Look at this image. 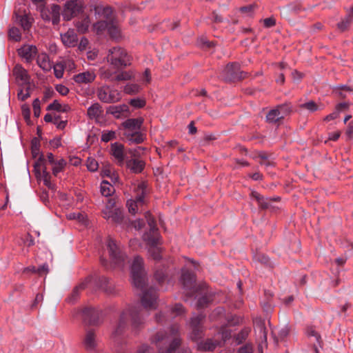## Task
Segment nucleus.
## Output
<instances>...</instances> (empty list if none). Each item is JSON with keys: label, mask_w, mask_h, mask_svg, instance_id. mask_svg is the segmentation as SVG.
Here are the masks:
<instances>
[{"label": "nucleus", "mask_w": 353, "mask_h": 353, "mask_svg": "<svg viewBox=\"0 0 353 353\" xmlns=\"http://www.w3.org/2000/svg\"><path fill=\"white\" fill-rule=\"evenodd\" d=\"M137 334L144 325L142 310L139 306H130L125 309L119 315L117 323L112 330V337L117 339L122 336L129 326Z\"/></svg>", "instance_id": "obj_1"}, {"label": "nucleus", "mask_w": 353, "mask_h": 353, "mask_svg": "<svg viewBox=\"0 0 353 353\" xmlns=\"http://www.w3.org/2000/svg\"><path fill=\"white\" fill-rule=\"evenodd\" d=\"M90 10H94L99 21L94 23L93 28L97 34H101L108 30L110 36L117 39L120 35V30L117 26L115 14L112 8L103 5L91 6Z\"/></svg>", "instance_id": "obj_2"}, {"label": "nucleus", "mask_w": 353, "mask_h": 353, "mask_svg": "<svg viewBox=\"0 0 353 353\" xmlns=\"http://www.w3.org/2000/svg\"><path fill=\"white\" fill-rule=\"evenodd\" d=\"M157 353H174L181 344L179 326L172 325L168 331H159L151 339Z\"/></svg>", "instance_id": "obj_3"}, {"label": "nucleus", "mask_w": 353, "mask_h": 353, "mask_svg": "<svg viewBox=\"0 0 353 353\" xmlns=\"http://www.w3.org/2000/svg\"><path fill=\"white\" fill-rule=\"evenodd\" d=\"M143 121L142 117L128 119L121 124L119 130L130 144H139L144 141L145 135L141 132Z\"/></svg>", "instance_id": "obj_4"}, {"label": "nucleus", "mask_w": 353, "mask_h": 353, "mask_svg": "<svg viewBox=\"0 0 353 353\" xmlns=\"http://www.w3.org/2000/svg\"><path fill=\"white\" fill-rule=\"evenodd\" d=\"M106 250L109 255V262L103 256L101 257V263L105 268H112V265L123 267L126 259L125 254L122 248L112 238L108 236L106 240Z\"/></svg>", "instance_id": "obj_5"}, {"label": "nucleus", "mask_w": 353, "mask_h": 353, "mask_svg": "<svg viewBox=\"0 0 353 353\" xmlns=\"http://www.w3.org/2000/svg\"><path fill=\"white\" fill-rule=\"evenodd\" d=\"M104 78L110 79L111 81H126L131 79H133L137 83L135 86L137 88L141 86H147L149 85L151 81V74L150 71L148 69H146L144 72L138 76H135L133 74L132 72H123L117 75H111L109 73L105 72L103 74Z\"/></svg>", "instance_id": "obj_6"}, {"label": "nucleus", "mask_w": 353, "mask_h": 353, "mask_svg": "<svg viewBox=\"0 0 353 353\" xmlns=\"http://www.w3.org/2000/svg\"><path fill=\"white\" fill-rule=\"evenodd\" d=\"M181 281L184 293L189 297L194 296L199 291H201L205 288V284L196 285V275L189 270H183Z\"/></svg>", "instance_id": "obj_7"}, {"label": "nucleus", "mask_w": 353, "mask_h": 353, "mask_svg": "<svg viewBox=\"0 0 353 353\" xmlns=\"http://www.w3.org/2000/svg\"><path fill=\"white\" fill-rule=\"evenodd\" d=\"M131 274L134 286L143 290L145 285V275L143 270V259L140 256L134 259L132 267Z\"/></svg>", "instance_id": "obj_8"}, {"label": "nucleus", "mask_w": 353, "mask_h": 353, "mask_svg": "<svg viewBox=\"0 0 353 353\" xmlns=\"http://www.w3.org/2000/svg\"><path fill=\"white\" fill-rule=\"evenodd\" d=\"M107 59L115 68L125 67L130 64V57L126 51L117 46L109 50Z\"/></svg>", "instance_id": "obj_9"}, {"label": "nucleus", "mask_w": 353, "mask_h": 353, "mask_svg": "<svg viewBox=\"0 0 353 353\" xmlns=\"http://www.w3.org/2000/svg\"><path fill=\"white\" fill-rule=\"evenodd\" d=\"M246 73L241 71L237 63L228 64L223 70L221 77L226 82H234L244 79Z\"/></svg>", "instance_id": "obj_10"}, {"label": "nucleus", "mask_w": 353, "mask_h": 353, "mask_svg": "<svg viewBox=\"0 0 353 353\" xmlns=\"http://www.w3.org/2000/svg\"><path fill=\"white\" fill-rule=\"evenodd\" d=\"M83 10V4L81 0H70L64 5L62 16L65 21H70L82 13Z\"/></svg>", "instance_id": "obj_11"}, {"label": "nucleus", "mask_w": 353, "mask_h": 353, "mask_svg": "<svg viewBox=\"0 0 353 353\" xmlns=\"http://www.w3.org/2000/svg\"><path fill=\"white\" fill-rule=\"evenodd\" d=\"M158 295L154 288H150L143 292L141 304L146 310H155L157 307Z\"/></svg>", "instance_id": "obj_12"}, {"label": "nucleus", "mask_w": 353, "mask_h": 353, "mask_svg": "<svg viewBox=\"0 0 353 353\" xmlns=\"http://www.w3.org/2000/svg\"><path fill=\"white\" fill-rule=\"evenodd\" d=\"M83 322L88 325H97L101 322V312L92 307H85L82 311Z\"/></svg>", "instance_id": "obj_13"}, {"label": "nucleus", "mask_w": 353, "mask_h": 353, "mask_svg": "<svg viewBox=\"0 0 353 353\" xmlns=\"http://www.w3.org/2000/svg\"><path fill=\"white\" fill-rule=\"evenodd\" d=\"M99 99L107 103L118 102L122 98V91L118 90H97Z\"/></svg>", "instance_id": "obj_14"}, {"label": "nucleus", "mask_w": 353, "mask_h": 353, "mask_svg": "<svg viewBox=\"0 0 353 353\" xmlns=\"http://www.w3.org/2000/svg\"><path fill=\"white\" fill-rule=\"evenodd\" d=\"M290 112L288 106L281 105L276 108L271 110L266 115V121L269 123H276L282 120Z\"/></svg>", "instance_id": "obj_15"}, {"label": "nucleus", "mask_w": 353, "mask_h": 353, "mask_svg": "<svg viewBox=\"0 0 353 353\" xmlns=\"http://www.w3.org/2000/svg\"><path fill=\"white\" fill-rule=\"evenodd\" d=\"M14 16L15 22L19 24L25 31L30 29L32 24L31 19L28 17L23 7L15 6Z\"/></svg>", "instance_id": "obj_16"}, {"label": "nucleus", "mask_w": 353, "mask_h": 353, "mask_svg": "<svg viewBox=\"0 0 353 353\" xmlns=\"http://www.w3.org/2000/svg\"><path fill=\"white\" fill-rule=\"evenodd\" d=\"M98 342L99 340L95 330L93 329L87 330L83 339L84 348L88 352H94L97 350Z\"/></svg>", "instance_id": "obj_17"}, {"label": "nucleus", "mask_w": 353, "mask_h": 353, "mask_svg": "<svg viewBox=\"0 0 353 353\" xmlns=\"http://www.w3.org/2000/svg\"><path fill=\"white\" fill-rule=\"evenodd\" d=\"M13 74L20 85H26L30 82V76L28 71L21 65H16L13 69Z\"/></svg>", "instance_id": "obj_18"}, {"label": "nucleus", "mask_w": 353, "mask_h": 353, "mask_svg": "<svg viewBox=\"0 0 353 353\" xmlns=\"http://www.w3.org/2000/svg\"><path fill=\"white\" fill-rule=\"evenodd\" d=\"M107 113L112 114L116 119L127 117L129 114V108L125 104L111 105L108 108Z\"/></svg>", "instance_id": "obj_19"}, {"label": "nucleus", "mask_w": 353, "mask_h": 353, "mask_svg": "<svg viewBox=\"0 0 353 353\" xmlns=\"http://www.w3.org/2000/svg\"><path fill=\"white\" fill-rule=\"evenodd\" d=\"M97 285L108 295H114L117 292L115 286L110 283L109 279L105 276L98 279Z\"/></svg>", "instance_id": "obj_20"}, {"label": "nucleus", "mask_w": 353, "mask_h": 353, "mask_svg": "<svg viewBox=\"0 0 353 353\" xmlns=\"http://www.w3.org/2000/svg\"><path fill=\"white\" fill-rule=\"evenodd\" d=\"M57 161V160L54 159V157L53 154L51 152H48L47 154L46 158H45V157L43 154H41L39 157L38 161L34 164V170L37 176H38V174L41 175L40 170L39 169V168H40L41 166H42V168L46 166L47 162L52 165L53 163H55Z\"/></svg>", "instance_id": "obj_21"}, {"label": "nucleus", "mask_w": 353, "mask_h": 353, "mask_svg": "<svg viewBox=\"0 0 353 353\" xmlns=\"http://www.w3.org/2000/svg\"><path fill=\"white\" fill-rule=\"evenodd\" d=\"M37 48L34 46L25 45L18 50L19 54L27 62L31 61L37 54Z\"/></svg>", "instance_id": "obj_22"}, {"label": "nucleus", "mask_w": 353, "mask_h": 353, "mask_svg": "<svg viewBox=\"0 0 353 353\" xmlns=\"http://www.w3.org/2000/svg\"><path fill=\"white\" fill-rule=\"evenodd\" d=\"M125 163L126 167L130 169L132 173L135 174L141 173L145 166V161L139 159L127 160Z\"/></svg>", "instance_id": "obj_23"}, {"label": "nucleus", "mask_w": 353, "mask_h": 353, "mask_svg": "<svg viewBox=\"0 0 353 353\" xmlns=\"http://www.w3.org/2000/svg\"><path fill=\"white\" fill-rule=\"evenodd\" d=\"M124 146L121 143H114L111 145L112 156L117 159L119 165H123L125 160Z\"/></svg>", "instance_id": "obj_24"}, {"label": "nucleus", "mask_w": 353, "mask_h": 353, "mask_svg": "<svg viewBox=\"0 0 353 353\" xmlns=\"http://www.w3.org/2000/svg\"><path fill=\"white\" fill-rule=\"evenodd\" d=\"M61 40L65 46L72 47L77 43V36L74 30H69L64 34L61 35Z\"/></svg>", "instance_id": "obj_25"}, {"label": "nucleus", "mask_w": 353, "mask_h": 353, "mask_svg": "<svg viewBox=\"0 0 353 353\" xmlns=\"http://www.w3.org/2000/svg\"><path fill=\"white\" fill-rule=\"evenodd\" d=\"M221 343L217 340L212 339H208L204 341H201L199 343L198 347L202 351H213L217 346H221Z\"/></svg>", "instance_id": "obj_26"}, {"label": "nucleus", "mask_w": 353, "mask_h": 353, "mask_svg": "<svg viewBox=\"0 0 353 353\" xmlns=\"http://www.w3.org/2000/svg\"><path fill=\"white\" fill-rule=\"evenodd\" d=\"M353 22V7L347 12L341 21L337 23V28L341 32L347 30Z\"/></svg>", "instance_id": "obj_27"}, {"label": "nucleus", "mask_w": 353, "mask_h": 353, "mask_svg": "<svg viewBox=\"0 0 353 353\" xmlns=\"http://www.w3.org/2000/svg\"><path fill=\"white\" fill-rule=\"evenodd\" d=\"M143 239L146 243L149 245H158L159 242V233L158 230L152 231L151 230L149 232H147L143 234Z\"/></svg>", "instance_id": "obj_28"}, {"label": "nucleus", "mask_w": 353, "mask_h": 353, "mask_svg": "<svg viewBox=\"0 0 353 353\" xmlns=\"http://www.w3.org/2000/svg\"><path fill=\"white\" fill-rule=\"evenodd\" d=\"M37 63L44 71H49L52 68L49 57L46 53H41L37 56Z\"/></svg>", "instance_id": "obj_29"}, {"label": "nucleus", "mask_w": 353, "mask_h": 353, "mask_svg": "<svg viewBox=\"0 0 353 353\" xmlns=\"http://www.w3.org/2000/svg\"><path fill=\"white\" fill-rule=\"evenodd\" d=\"M94 78L95 75L93 72L87 71L75 75L74 79L77 83H87L94 81Z\"/></svg>", "instance_id": "obj_30"}, {"label": "nucleus", "mask_w": 353, "mask_h": 353, "mask_svg": "<svg viewBox=\"0 0 353 353\" xmlns=\"http://www.w3.org/2000/svg\"><path fill=\"white\" fill-rule=\"evenodd\" d=\"M251 196L256 200L261 209L266 210L270 206L269 198H264L257 192L252 191L251 192Z\"/></svg>", "instance_id": "obj_31"}, {"label": "nucleus", "mask_w": 353, "mask_h": 353, "mask_svg": "<svg viewBox=\"0 0 353 353\" xmlns=\"http://www.w3.org/2000/svg\"><path fill=\"white\" fill-rule=\"evenodd\" d=\"M90 24V20L88 15L83 14L81 18L76 23L77 30L81 33H85L88 31Z\"/></svg>", "instance_id": "obj_32"}, {"label": "nucleus", "mask_w": 353, "mask_h": 353, "mask_svg": "<svg viewBox=\"0 0 353 353\" xmlns=\"http://www.w3.org/2000/svg\"><path fill=\"white\" fill-rule=\"evenodd\" d=\"M143 203V195H139L136 197V199L132 201H128L127 205L128 207L129 212L132 214H135L137 212L139 205H142Z\"/></svg>", "instance_id": "obj_33"}, {"label": "nucleus", "mask_w": 353, "mask_h": 353, "mask_svg": "<svg viewBox=\"0 0 353 353\" xmlns=\"http://www.w3.org/2000/svg\"><path fill=\"white\" fill-rule=\"evenodd\" d=\"M87 282H83L77 285L72 290L70 295L67 298V301L70 303H74L79 298L81 291L85 288Z\"/></svg>", "instance_id": "obj_34"}, {"label": "nucleus", "mask_w": 353, "mask_h": 353, "mask_svg": "<svg viewBox=\"0 0 353 353\" xmlns=\"http://www.w3.org/2000/svg\"><path fill=\"white\" fill-rule=\"evenodd\" d=\"M61 7L57 4L50 6L51 21L53 25H58L60 21Z\"/></svg>", "instance_id": "obj_35"}, {"label": "nucleus", "mask_w": 353, "mask_h": 353, "mask_svg": "<svg viewBox=\"0 0 353 353\" xmlns=\"http://www.w3.org/2000/svg\"><path fill=\"white\" fill-rule=\"evenodd\" d=\"M256 329L261 342H267V330L265 323L261 319L256 322Z\"/></svg>", "instance_id": "obj_36"}, {"label": "nucleus", "mask_w": 353, "mask_h": 353, "mask_svg": "<svg viewBox=\"0 0 353 353\" xmlns=\"http://www.w3.org/2000/svg\"><path fill=\"white\" fill-rule=\"evenodd\" d=\"M213 301V295L212 294L205 293L200 297L196 303V307L198 309L204 308L209 305Z\"/></svg>", "instance_id": "obj_37"}, {"label": "nucleus", "mask_w": 353, "mask_h": 353, "mask_svg": "<svg viewBox=\"0 0 353 353\" xmlns=\"http://www.w3.org/2000/svg\"><path fill=\"white\" fill-rule=\"evenodd\" d=\"M205 316L203 314H199L193 316L190 323V328H203V321Z\"/></svg>", "instance_id": "obj_38"}, {"label": "nucleus", "mask_w": 353, "mask_h": 353, "mask_svg": "<svg viewBox=\"0 0 353 353\" xmlns=\"http://www.w3.org/2000/svg\"><path fill=\"white\" fill-rule=\"evenodd\" d=\"M114 192V187L107 181H103L101 184V192L104 196H110Z\"/></svg>", "instance_id": "obj_39"}, {"label": "nucleus", "mask_w": 353, "mask_h": 353, "mask_svg": "<svg viewBox=\"0 0 353 353\" xmlns=\"http://www.w3.org/2000/svg\"><path fill=\"white\" fill-rule=\"evenodd\" d=\"M66 165V161L63 158L57 160L55 163L52 165V174L57 176L58 173L62 172Z\"/></svg>", "instance_id": "obj_40"}, {"label": "nucleus", "mask_w": 353, "mask_h": 353, "mask_svg": "<svg viewBox=\"0 0 353 353\" xmlns=\"http://www.w3.org/2000/svg\"><path fill=\"white\" fill-rule=\"evenodd\" d=\"M42 179L43 183L46 186H47L49 189L53 190L54 188V185L51 183V175L50 172L47 170V167L44 166L42 168Z\"/></svg>", "instance_id": "obj_41"}, {"label": "nucleus", "mask_w": 353, "mask_h": 353, "mask_svg": "<svg viewBox=\"0 0 353 353\" xmlns=\"http://www.w3.org/2000/svg\"><path fill=\"white\" fill-rule=\"evenodd\" d=\"M101 106L99 103H96L92 105L88 109V115L90 118H97L101 114Z\"/></svg>", "instance_id": "obj_42"}, {"label": "nucleus", "mask_w": 353, "mask_h": 353, "mask_svg": "<svg viewBox=\"0 0 353 353\" xmlns=\"http://www.w3.org/2000/svg\"><path fill=\"white\" fill-rule=\"evenodd\" d=\"M148 253L150 256L155 261H159L161 259V248L157 245L150 246Z\"/></svg>", "instance_id": "obj_43"}, {"label": "nucleus", "mask_w": 353, "mask_h": 353, "mask_svg": "<svg viewBox=\"0 0 353 353\" xmlns=\"http://www.w3.org/2000/svg\"><path fill=\"white\" fill-rule=\"evenodd\" d=\"M257 157L261 159L259 163L261 165L268 166H272L274 163L269 160V155L264 151H259L257 152Z\"/></svg>", "instance_id": "obj_44"}, {"label": "nucleus", "mask_w": 353, "mask_h": 353, "mask_svg": "<svg viewBox=\"0 0 353 353\" xmlns=\"http://www.w3.org/2000/svg\"><path fill=\"white\" fill-rule=\"evenodd\" d=\"M41 18L46 21H50V8L46 7V4L38 6Z\"/></svg>", "instance_id": "obj_45"}, {"label": "nucleus", "mask_w": 353, "mask_h": 353, "mask_svg": "<svg viewBox=\"0 0 353 353\" xmlns=\"http://www.w3.org/2000/svg\"><path fill=\"white\" fill-rule=\"evenodd\" d=\"M250 330L249 328L243 329L234 337V340L237 344H241L247 339Z\"/></svg>", "instance_id": "obj_46"}, {"label": "nucleus", "mask_w": 353, "mask_h": 353, "mask_svg": "<svg viewBox=\"0 0 353 353\" xmlns=\"http://www.w3.org/2000/svg\"><path fill=\"white\" fill-rule=\"evenodd\" d=\"M8 37L14 41H19L21 38L20 30L15 27L10 28L8 30Z\"/></svg>", "instance_id": "obj_47"}, {"label": "nucleus", "mask_w": 353, "mask_h": 353, "mask_svg": "<svg viewBox=\"0 0 353 353\" xmlns=\"http://www.w3.org/2000/svg\"><path fill=\"white\" fill-rule=\"evenodd\" d=\"M68 109H69L68 105L62 108V105L57 100H54L47 107V110H57L58 112H66Z\"/></svg>", "instance_id": "obj_48"}, {"label": "nucleus", "mask_w": 353, "mask_h": 353, "mask_svg": "<svg viewBox=\"0 0 353 353\" xmlns=\"http://www.w3.org/2000/svg\"><path fill=\"white\" fill-rule=\"evenodd\" d=\"M145 218L146 219L147 223L150 227V230L152 231L158 230V228L156 225V221L154 218L152 216L150 212H146L145 213Z\"/></svg>", "instance_id": "obj_49"}, {"label": "nucleus", "mask_w": 353, "mask_h": 353, "mask_svg": "<svg viewBox=\"0 0 353 353\" xmlns=\"http://www.w3.org/2000/svg\"><path fill=\"white\" fill-rule=\"evenodd\" d=\"M67 218L70 220H77L82 223H83L85 220V214L80 212L69 213L67 214Z\"/></svg>", "instance_id": "obj_50"}, {"label": "nucleus", "mask_w": 353, "mask_h": 353, "mask_svg": "<svg viewBox=\"0 0 353 353\" xmlns=\"http://www.w3.org/2000/svg\"><path fill=\"white\" fill-rule=\"evenodd\" d=\"M190 339L196 341L201 339L203 335V328H191Z\"/></svg>", "instance_id": "obj_51"}, {"label": "nucleus", "mask_w": 353, "mask_h": 353, "mask_svg": "<svg viewBox=\"0 0 353 353\" xmlns=\"http://www.w3.org/2000/svg\"><path fill=\"white\" fill-rule=\"evenodd\" d=\"M129 103L135 108H142L145 105V100L142 98H134L130 100Z\"/></svg>", "instance_id": "obj_52"}, {"label": "nucleus", "mask_w": 353, "mask_h": 353, "mask_svg": "<svg viewBox=\"0 0 353 353\" xmlns=\"http://www.w3.org/2000/svg\"><path fill=\"white\" fill-rule=\"evenodd\" d=\"M301 108L308 110L310 112H315L319 110L318 105L314 101H310L308 102L302 103L300 105Z\"/></svg>", "instance_id": "obj_53"}, {"label": "nucleus", "mask_w": 353, "mask_h": 353, "mask_svg": "<svg viewBox=\"0 0 353 353\" xmlns=\"http://www.w3.org/2000/svg\"><path fill=\"white\" fill-rule=\"evenodd\" d=\"M53 69L54 75L57 78L62 77L65 68L61 61L57 63L55 65H54Z\"/></svg>", "instance_id": "obj_54"}, {"label": "nucleus", "mask_w": 353, "mask_h": 353, "mask_svg": "<svg viewBox=\"0 0 353 353\" xmlns=\"http://www.w3.org/2000/svg\"><path fill=\"white\" fill-rule=\"evenodd\" d=\"M110 216H112L111 219L115 223H121L123 218L122 212L119 209H114Z\"/></svg>", "instance_id": "obj_55"}, {"label": "nucleus", "mask_w": 353, "mask_h": 353, "mask_svg": "<svg viewBox=\"0 0 353 353\" xmlns=\"http://www.w3.org/2000/svg\"><path fill=\"white\" fill-rule=\"evenodd\" d=\"M99 167L97 161L93 158H88L87 160V168L91 172L97 170Z\"/></svg>", "instance_id": "obj_56"}, {"label": "nucleus", "mask_w": 353, "mask_h": 353, "mask_svg": "<svg viewBox=\"0 0 353 353\" xmlns=\"http://www.w3.org/2000/svg\"><path fill=\"white\" fill-rule=\"evenodd\" d=\"M116 138V134L114 131H108L103 132L101 135V141L104 142H108Z\"/></svg>", "instance_id": "obj_57"}, {"label": "nucleus", "mask_w": 353, "mask_h": 353, "mask_svg": "<svg viewBox=\"0 0 353 353\" xmlns=\"http://www.w3.org/2000/svg\"><path fill=\"white\" fill-rule=\"evenodd\" d=\"M350 105L351 103L350 102L339 103L336 105L335 110L340 114L341 112L349 110Z\"/></svg>", "instance_id": "obj_58"}, {"label": "nucleus", "mask_w": 353, "mask_h": 353, "mask_svg": "<svg viewBox=\"0 0 353 353\" xmlns=\"http://www.w3.org/2000/svg\"><path fill=\"white\" fill-rule=\"evenodd\" d=\"M34 116L39 117L41 114L40 101L39 99H35L32 103Z\"/></svg>", "instance_id": "obj_59"}, {"label": "nucleus", "mask_w": 353, "mask_h": 353, "mask_svg": "<svg viewBox=\"0 0 353 353\" xmlns=\"http://www.w3.org/2000/svg\"><path fill=\"white\" fill-rule=\"evenodd\" d=\"M22 115L26 121H29L30 119V109L26 104L21 106Z\"/></svg>", "instance_id": "obj_60"}, {"label": "nucleus", "mask_w": 353, "mask_h": 353, "mask_svg": "<svg viewBox=\"0 0 353 353\" xmlns=\"http://www.w3.org/2000/svg\"><path fill=\"white\" fill-rule=\"evenodd\" d=\"M65 70L68 71H72L75 68V64L71 59H65L61 61Z\"/></svg>", "instance_id": "obj_61"}, {"label": "nucleus", "mask_w": 353, "mask_h": 353, "mask_svg": "<svg viewBox=\"0 0 353 353\" xmlns=\"http://www.w3.org/2000/svg\"><path fill=\"white\" fill-rule=\"evenodd\" d=\"M307 334L309 336H314L319 344L322 342L321 335L316 332L313 327H308Z\"/></svg>", "instance_id": "obj_62"}, {"label": "nucleus", "mask_w": 353, "mask_h": 353, "mask_svg": "<svg viewBox=\"0 0 353 353\" xmlns=\"http://www.w3.org/2000/svg\"><path fill=\"white\" fill-rule=\"evenodd\" d=\"M154 278L159 283L163 282L165 278L164 271L162 270H157L154 273Z\"/></svg>", "instance_id": "obj_63"}, {"label": "nucleus", "mask_w": 353, "mask_h": 353, "mask_svg": "<svg viewBox=\"0 0 353 353\" xmlns=\"http://www.w3.org/2000/svg\"><path fill=\"white\" fill-rule=\"evenodd\" d=\"M253 347L250 343H247L239 349V353H252Z\"/></svg>", "instance_id": "obj_64"}]
</instances>
